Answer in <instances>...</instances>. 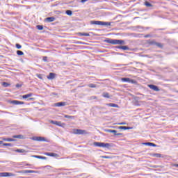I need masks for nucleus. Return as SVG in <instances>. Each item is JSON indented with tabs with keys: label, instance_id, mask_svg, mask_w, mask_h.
Returning <instances> with one entry per match:
<instances>
[{
	"label": "nucleus",
	"instance_id": "393cba45",
	"mask_svg": "<svg viewBox=\"0 0 178 178\" xmlns=\"http://www.w3.org/2000/svg\"><path fill=\"white\" fill-rule=\"evenodd\" d=\"M22 173H35V171L30 170H25L22 171Z\"/></svg>",
	"mask_w": 178,
	"mask_h": 178
},
{
	"label": "nucleus",
	"instance_id": "f03ea898",
	"mask_svg": "<svg viewBox=\"0 0 178 178\" xmlns=\"http://www.w3.org/2000/svg\"><path fill=\"white\" fill-rule=\"evenodd\" d=\"M49 122L51 124H56V126H59V127H65V124L62 123L60 121L50 120Z\"/></svg>",
	"mask_w": 178,
	"mask_h": 178
},
{
	"label": "nucleus",
	"instance_id": "4468645a",
	"mask_svg": "<svg viewBox=\"0 0 178 178\" xmlns=\"http://www.w3.org/2000/svg\"><path fill=\"white\" fill-rule=\"evenodd\" d=\"M90 24H96L97 26H102V21H90Z\"/></svg>",
	"mask_w": 178,
	"mask_h": 178
},
{
	"label": "nucleus",
	"instance_id": "1a4fd4ad",
	"mask_svg": "<svg viewBox=\"0 0 178 178\" xmlns=\"http://www.w3.org/2000/svg\"><path fill=\"white\" fill-rule=\"evenodd\" d=\"M56 18L54 17H49L44 19V22H47V23H52V22H55Z\"/></svg>",
	"mask_w": 178,
	"mask_h": 178
},
{
	"label": "nucleus",
	"instance_id": "aec40b11",
	"mask_svg": "<svg viewBox=\"0 0 178 178\" xmlns=\"http://www.w3.org/2000/svg\"><path fill=\"white\" fill-rule=\"evenodd\" d=\"M30 97H33V93H29L27 95H22V98L24 99H27V98H30Z\"/></svg>",
	"mask_w": 178,
	"mask_h": 178
},
{
	"label": "nucleus",
	"instance_id": "6ab92c4d",
	"mask_svg": "<svg viewBox=\"0 0 178 178\" xmlns=\"http://www.w3.org/2000/svg\"><path fill=\"white\" fill-rule=\"evenodd\" d=\"M78 35H80L81 37H90V33H79Z\"/></svg>",
	"mask_w": 178,
	"mask_h": 178
},
{
	"label": "nucleus",
	"instance_id": "cd10ccee",
	"mask_svg": "<svg viewBox=\"0 0 178 178\" xmlns=\"http://www.w3.org/2000/svg\"><path fill=\"white\" fill-rule=\"evenodd\" d=\"M148 44H149V45H156V42L155 40H149Z\"/></svg>",
	"mask_w": 178,
	"mask_h": 178
},
{
	"label": "nucleus",
	"instance_id": "4d7b16f0",
	"mask_svg": "<svg viewBox=\"0 0 178 178\" xmlns=\"http://www.w3.org/2000/svg\"><path fill=\"white\" fill-rule=\"evenodd\" d=\"M92 99H97V97L92 96Z\"/></svg>",
	"mask_w": 178,
	"mask_h": 178
},
{
	"label": "nucleus",
	"instance_id": "dca6fc26",
	"mask_svg": "<svg viewBox=\"0 0 178 178\" xmlns=\"http://www.w3.org/2000/svg\"><path fill=\"white\" fill-rule=\"evenodd\" d=\"M12 176H15V175L11 172H3V177H10Z\"/></svg>",
	"mask_w": 178,
	"mask_h": 178
},
{
	"label": "nucleus",
	"instance_id": "c9c22d12",
	"mask_svg": "<svg viewBox=\"0 0 178 178\" xmlns=\"http://www.w3.org/2000/svg\"><path fill=\"white\" fill-rule=\"evenodd\" d=\"M2 86L3 87H9L10 84L8 82H3Z\"/></svg>",
	"mask_w": 178,
	"mask_h": 178
},
{
	"label": "nucleus",
	"instance_id": "7ed1b4c3",
	"mask_svg": "<svg viewBox=\"0 0 178 178\" xmlns=\"http://www.w3.org/2000/svg\"><path fill=\"white\" fill-rule=\"evenodd\" d=\"M126 45V42L123 40L114 39V45Z\"/></svg>",
	"mask_w": 178,
	"mask_h": 178
},
{
	"label": "nucleus",
	"instance_id": "f704fd0d",
	"mask_svg": "<svg viewBox=\"0 0 178 178\" xmlns=\"http://www.w3.org/2000/svg\"><path fill=\"white\" fill-rule=\"evenodd\" d=\"M3 145L5 147H13V145L12 143H3Z\"/></svg>",
	"mask_w": 178,
	"mask_h": 178
},
{
	"label": "nucleus",
	"instance_id": "9b49d317",
	"mask_svg": "<svg viewBox=\"0 0 178 178\" xmlns=\"http://www.w3.org/2000/svg\"><path fill=\"white\" fill-rule=\"evenodd\" d=\"M44 155H47V156H53L54 158L59 156L58 154L52 153V152H45Z\"/></svg>",
	"mask_w": 178,
	"mask_h": 178
},
{
	"label": "nucleus",
	"instance_id": "de8ad7c7",
	"mask_svg": "<svg viewBox=\"0 0 178 178\" xmlns=\"http://www.w3.org/2000/svg\"><path fill=\"white\" fill-rule=\"evenodd\" d=\"M118 124H120V125H124V124H126V122H120V123H118Z\"/></svg>",
	"mask_w": 178,
	"mask_h": 178
},
{
	"label": "nucleus",
	"instance_id": "49530a36",
	"mask_svg": "<svg viewBox=\"0 0 178 178\" xmlns=\"http://www.w3.org/2000/svg\"><path fill=\"white\" fill-rule=\"evenodd\" d=\"M148 37H151V35L147 34V35H145V38H148Z\"/></svg>",
	"mask_w": 178,
	"mask_h": 178
},
{
	"label": "nucleus",
	"instance_id": "ea45409f",
	"mask_svg": "<svg viewBox=\"0 0 178 178\" xmlns=\"http://www.w3.org/2000/svg\"><path fill=\"white\" fill-rule=\"evenodd\" d=\"M36 76H38V79H40V80H42V75L41 74H36Z\"/></svg>",
	"mask_w": 178,
	"mask_h": 178
},
{
	"label": "nucleus",
	"instance_id": "c756f323",
	"mask_svg": "<svg viewBox=\"0 0 178 178\" xmlns=\"http://www.w3.org/2000/svg\"><path fill=\"white\" fill-rule=\"evenodd\" d=\"M88 87H90V88H96L97 85H95L94 83H90V84L88 85Z\"/></svg>",
	"mask_w": 178,
	"mask_h": 178
},
{
	"label": "nucleus",
	"instance_id": "7c9ffc66",
	"mask_svg": "<svg viewBox=\"0 0 178 178\" xmlns=\"http://www.w3.org/2000/svg\"><path fill=\"white\" fill-rule=\"evenodd\" d=\"M17 55H18L19 56H22V55H24V53L20 50H17Z\"/></svg>",
	"mask_w": 178,
	"mask_h": 178
},
{
	"label": "nucleus",
	"instance_id": "2eb2a0df",
	"mask_svg": "<svg viewBox=\"0 0 178 178\" xmlns=\"http://www.w3.org/2000/svg\"><path fill=\"white\" fill-rule=\"evenodd\" d=\"M104 42H107V44H113V45H114L115 39L107 38L104 40Z\"/></svg>",
	"mask_w": 178,
	"mask_h": 178
},
{
	"label": "nucleus",
	"instance_id": "bf43d9fd",
	"mask_svg": "<svg viewBox=\"0 0 178 178\" xmlns=\"http://www.w3.org/2000/svg\"><path fill=\"white\" fill-rule=\"evenodd\" d=\"M3 141L0 140V144H3Z\"/></svg>",
	"mask_w": 178,
	"mask_h": 178
},
{
	"label": "nucleus",
	"instance_id": "c85d7f7f",
	"mask_svg": "<svg viewBox=\"0 0 178 178\" xmlns=\"http://www.w3.org/2000/svg\"><path fill=\"white\" fill-rule=\"evenodd\" d=\"M102 26H111V22H102Z\"/></svg>",
	"mask_w": 178,
	"mask_h": 178
},
{
	"label": "nucleus",
	"instance_id": "5701e85b",
	"mask_svg": "<svg viewBox=\"0 0 178 178\" xmlns=\"http://www.w3.org/2000/svg\"><path fill=\"white\" fill-rule=\"evenodd\" d=\"M102 97H104V98H111L109 93L106 92H103Z\"/></svg>",
	"mask_w": 178,
	"mask_h": 178
},
{
	"label": "nucleus",
	"instance_id": "864d4df0",
	"mask_svg": "<svg viewBox=\"0 0 178 178\" xmlns=\"http://www.w3.org/2000/svg\"><path fill=\"white\" fill-rule=\"evenodd\" d=\"M44 62H47V57H43Z\"/></svg>",
	"mask_w": 178,
	"mask_h": 178
},
{
	"label": "nucleus",
	"instance_id": "412c9836",
	"mask_svg": "<svg viewBox=\"0 0 178 178\" xmlns=\"http://www.w3.org/2000/svg\"><path fill=\"white\" fill-rule=\"evenodd\" d=\"M106 133H113L114 136L115 134L118 133V131L113 129H105L104 130Z\"/></svg>",
	"mask_w": 178,
	"mask_h": 178
},
{
	"label": "nucleus",
	"instance_id": "423d86ee",
	"mask_svg": "<svg viewBox=\"0 0 178 178\" xmlns=\"http://www.w3.org/2000/svg\"><path fill=\"white\" fill-rule=\"evenodd\" d=\"M33 141H45V138L42 136H33L32 137Z\"/></svg>",
	"mask_w": 178,
	"mask_h": 178
},
{
	"label": "nucleus",
	"instance_id": "20e7f679",
	"mask_svg": "<svg viewBox=\"0 0 178 178\" xmlns=\"http://www.w3.org/2000/svg\"><path fill=\"white\" fill-rule=\"evenodd\" d=\"M121 80L124 83H131L132 84H134V79H131L130 78L124 77V78H122Z\"/></svg>",
	"mask_w": 178,
	"mask_h": 178
},
{
	"label": "nucleus",
	"instance_id": "0eeeda50",
	"mask_svg": "<svg viewBox=\"0 0 178 178\" xmlns=\"http://www.w3.org/2000/svg\"><path fill=\"white\" fill-rule=\"evenodd\" d=\"M86 130H83V129L74 130V134H86Z\"/></svg>",
	"mask_w": 178,
	"mask_h": 178
},
{
	"label": "nucleus",
	"instance_id": "ddd939ff",
	"mask_svg": "<svg viewBox=\"0 0 178 178\" xmlns=\"http://www.w3.org/2000/svg\"><path fill=\"white\" fill-rule=\"evenodd\" d=\"M115 48L123 49V51H129V49H130L127 46H116Z\"/></svg>",
	"mask_w": 178,
	"mask_h": 178
},
{
	"label": "nucleus",
	"instance_id": "e433bc0d",
	"mask_svg": "<svg viewBox=\"0 0 178 178\" xmlns=\"http://www.w3.org/2000/svg\"><path fill=\"white\" fill-rule=\"evenodd\" d=\"M156 47H158L159 48H162V47H163V45L159 42H156Z\"/></svg>",
	"mask_w": 178,
	"mask_h": 178
},
{
	"label": "nucleus",
	"instance_id": "f3484780",
	"mask_svg": "<svg viewBox=\"0 0 178 178\" xmlns=\"http://www.w3.org/2000/svg\"><path fill=\"white\" fill-rule=\"evenodd\" d=\"M47 79L49 80H54V79H55V73L54 72H50L49 74V76H47Z\"/></svg>",
	"mask_w": 178,
	"mask_h": 178
},
{
	"label": "nucleus",
	"instance_id": "4be33fe9",
	"mask_svg": "<svg viewBox=\"0 0 178 178\" xmlns=\"http://www.w3.org/2000/svg\"><path fill=\"white\" fill-rule=\"evenodd\" d=\"M33 158H37L38 159H47V157L38 155H33Z\"/></svg>",
	"mask_w": 178,
	"mask_h": 178
},
{
	"label": "nucleus",
	"instance_id": "72a5a7b5",
	"mask_svg": "<svg viewBox=\"0 0 178 178\" xmlns=\"http://www.w3.org/2000/svg\"><path fill=\"white\" fill-rule=\"evenodd\" d=\"M38 30H44V26L42 25H38L36 26Z\"/></svg>",
	"mask_w": 178,
	"mask_h": 178
},
{
	"label": "nucleus",
	"instance_id": "79ce46f5",
	"mask_svg": "<svg viewBox=\"0 0 178 178\" xmlns=\"http://www.w3.org/2000/svg\"><path fill=\"white\" fill-rule=\"evenodd\" d=\"M143 145H148L149 147H151V142L143 143Z\"/></svg>",
	"mask_w": 178,
	"mask_h": 178
},
{
	"label": "nucleus",
	"instance_id": "9d476101",
	"mask_svg": "<svg viewBox=\"0 0 178 178\" xmlns=\"http://www.w3.org/2000/svg\"><path fill=\"white\" fill-rule=\"evenodd\" d=\"M11 104H13V105H24V102H20L19 100H13L11 102Z\"/></svg>",
	"mask_w": 178,
	"mask_h": 178
},
{
	"label": "nucleus",
	"instance_id": "bb28decb",
	"mask_svg": "<svg viewBox=\"0 0 178 178\" xmlns=\"http://www.w3.org/2000/svg\"><path fill=\"white\" fill-rule=\"evenodd\" d=\"M13 138H19L20 140H22V138H23V135H14L13 136Z\"/></svg>",
	"mask_w": 178,
	"mask_h": 178
},
{
	"label": "nucleus",
	"instance_id": "473e14b6",
	"mask_svg": "<svg viewBox=\"0 0 178 178\" xmlns=\"http://www.w3.org/2000/svg\"><path fill=\"white\" fill-rule=\"evenodd\" d=\"M64 118H65L66 119H74V116L68 115H65Z\"/></svg>",
	"mask_w": 178,
	"mask_h": 178
},
{
	"label": "nucleus",
	"instance_id": "09e8293b",
	"mask_svg": "<svg viewBox=\"0 0 178 178\" xmlns=\"http://www.w3.org/2000/svg\"><path fill=\"white\" fill-rule=\"evenodd\" d=\"M87 1H88V0H81V2L82 3H84V2H87Z\"/></svg>",
	"mask_w": 178,
	"mask_h": 178
},
{
	"label": "nucleus",
	"instance_id": "b1692460",
	"mask_svg": "<svg viewBox=\"0 0 178 178\" xmlns=\"http://www.w3.org/2000/svg\"><path fill=\"white\" fill-rule=\"evenodd\" d=\"M15 152H19V154H23L24 152H27L26 150H24V149H17L15 150Z\"/></svg>",
	"mask_w": 178,
	"mask_h": 178
},
{
	"label": "nucleus",
	"instance_id": "58836bf2",
	"mask_svg": "<svg viewBox=\"0 0 178 178\" xmlns=\"http://www.w3.org/2000/svg\"><path fill=\"white\" fill-rule=\"evenodd\" d=\"M15 47L17 49H20L22 48V45H20V44L18 43L15 44Z\"/></svg>",
	"mask_w": 178,
	"mask_h": 178
},
{
	"label": "nucleus",
	"instance_id": "a18cd8bd",
	"mask_svg": "<svg viewBox=\"0 0 178 178\" xmlns=\"http://www.w3.org/2000/svg\"><path fill=\"white\" fill-rule=\"evenodd\" d=\"M150 147H156V145L155 143H151Z\"/></svg>",
	"mask_w": 178,
	"mask_h": 178
},
{
	"label": "nucleus",
	"instance_id": "4c0bfd02",
	"mask_svg": "<svg viewBox=\"0 0 178 178\" xmlns=\"http://www.w3.org/2000/svg\"><path fill=\"white\" fill-rule=\"evenodd\" d=\"M4 141L12 142V141H15V139L8 138L4 139Z\"/></svg>",
	"mask_w": 178,
	"mask_h": 178
},
{
	"label": "nucleus",
	"instance_id": "a19ab883",
	"mask_svg": "<svg viewBox=\"0 0 178 178\" xmlns=\"http://www.w3.org/2000/svg\"><path fill=\"white\" fill-rule=\"evenodd\" d=\"M154 156H156V158H161L162 156V154H154Z\"/></svg>",
	"mask_w": 178,
	"mask_h": 178
},
{
	"label": "nucleus",
	"instance_id": "a878e982",
	"mask_svg": "<svg viewBox=\"0 0 178 178\" xmlns=\"http://www.w3.org/2000/svg\"><path fill=\"white\" fill-rule=\"evenodd\" d=\"M66 15H67L68 16H72V15H73V11L70 10H67L65 11Z\"/></svg>",
	"mask_w": 178,
	"mask_h": 178
},
{
	"label": "nucleus",
	"instance_id": "6e6d98bb",
	"mask_svg": "<svg viewBox=\"0 0 178 178\" xmlns=\"http://www.w3.org/2000/svg\"><path fill=\"white\" fill-rule=\"evenodd\" d=\"M172 166H175V168H178V164H173Z\"/></svg>",
	"mask_w": 178,
	"mask_h": 178
},
{
	"label": "nucleus",
	"instance_id": "3c124183",
	"mask_svg": "<svg viewBox=\"0 0 178 178\" xmlns=\"http://www.w3.org/2000/svg\"><path fill=\"white\" fill-rule=\"evenodd\" d=\"M103 158H104L105 159H109V156H104Z\"/></svg>",
	"mask_w": 178,
	"mask_h": 178
},
{
	"label": "nucleus",
	"instance_id": "39448f33",
	"mask_svg": "<svg viewBox=\"0 0 178 178\" xmlns=\"http://www.w3.org/2000/svg\"><path fill=\"white\" fill-rule=\"evenodd\" d=\"M149 88H150L151 90H153V91H161V90L159 89V88L154 84H149L148 85Z\"/></svg>",
	"mask_w": 178,
	"mask_h": 178
},
{
	"label": "nucleus",
	"instance_id": "f257e3e1",
	"mask_svg": "<svg viewBox=\"0 0 178 178\" xmlns=\"http://www.w3.org/2000/svg\"><path fill=\"white\" fill-rule=\"evenodd\" d=\"M95 147H102L103 148H111V145L109 143H101V142H95L93 143Z\"/></svg>",
	"mask_w": 178,
	"mask_h": 178
},
{
	"label": "nucleus",
	"instance_id": "2f4dec72",
	"mask_svg": "<svg viewBox=\"0 0 178 178\" xmlns=\"http://www.w3.org/2000/svg\"><path fill=\"white\" fill-rule=\"evenodd\" d=\"M145 6H147V8H151V6H152V4H151V3L148 2V1H145Z\"/></svg>",
	"mask_w": 178,
	"mask_h": 178
},
{
	"label": "nucleus",
	"instance_id": "5fc2aeb1",
	"mask_svg": "<svg viewBox=\"0 0 178 178\" xmlns=\"http://www.w3.org/2000/svg\"><path fill=\"white\" fill-rule=\"evenodd\" d=\"M51 95H58V93L52 92V93H51Z\"/></svg>",
	"mask_w": 178,
	"mask_h": 178
},
{
	"label": "nucleus",
	"instance_id": "c03bdc74",
	"mask_svg": "<svg viewBox=\"0 0 178 178\" xmlns=\"http://www.w3.org/2000/svg\"><path fill=\"white\" fill-rule=\"evenodd\" d=\"M15 87H16L17 88H20V87H22V85L17 83V84L15 85Z\"/></svg>",
	"mask_w": 178,
	"mask_h": 178
},
{
	"label": "nucleus",
	"instance_id": "a211bd4d",
	"mask_svg": "<svg viewBox=\"0 0 178 178\" xmlns=\"http://www.w3.org/2000/svg\"><path fill=\"white\" fill-rule=\"evenodd\" d=\"M107 106H110L111 108H119V105L113 103L106 104Z\"/></svg>",
	"mask_w": 178,
	"mask_h": 178
},
{
	"label": "nucleus",
	"instance_id": "37998d69",
	"mask_svg": "<svg viewBox=\"0 0 178 178\" xmlns=\"http://www.w3.org/2000/svg\"><path fill=\"white\" fill-rule=\"evenodd\" d=\"M115 136H123V134L116 132V133L115 134Z\"/></svg>",
	"mask_w": 178,
	"mask_h": 178
},
{
	"label": "nucleus",
	"instance_id": "052dcab7",
	"mask_svg": "<svg viewBox=\"0 0 178 178\" xmlns=\"http://www.w3.org/2000/svg\"><path fill=\"white\" fill-rule=\"evenodd\" d=\"M154 168H158V166H156V165H154Z\"/></svg>",
	"mask_w": 178,
	"mask_h": 178
},
{
	"label": "nucleus",
	"instance_id": "f8f14e48",
	"mask_svg": "<svg viewBox=\"0 0 178 178\" xmlns=\"http://www.w3.org/2000/svg\"><path fill=\"white\" fill-rule=\"evenodd\" d=\"M118 129H119L120 130H131V129H133V127H126V126H120V127H118Z\"/></svg>",
	"mask_w": 178,
	"mask_h": 178
},
{
	"label": "nucleus",
	"instance_id": "13d9d810",
	"mask_svg": "<svg viewBox=\"0 0 178 178\" xmlns=\"http://www.w3.org/2000/svg\"><path fill=\"white\" fill-rule=\"evenodd\" d=\"M33 99H34V98H29L28 99V101H33Z\"/></svg>",
	"mask_w": 178,
	"mask_h": 178
},
{
	"label": "nucleus",
	"instance_id": "603ef678",
	"mask_svg": "<svg viewBox=\"0 0 178 178\" xmlns=\"http://www.w3.org/2000/svg\"><path fill=\"white\" fill-rule=\"evenodd\" d=\"M0 177H3V172H0Z\"/></svg>",
	"mask_w": 178,
	"mask_h": 178
},
{
	"label": "nucleus",
	"instance_id": "8fccbe9b",
	"mask_svg": "<svg viewBox=\"0 0 178 178\" xmlns=\"http://www.w3.org/2000/svg\"><path fill=\"white\" fill-rule=\"evenodd\" d=\"M0 112H1V113H9L7 112V111H1V110H0Z\"/></svg>",
	"mask_w": 178,
	"mask_h": 178
},
{
	"label": "nucleus",
	"instance_id": "6e6552de",
	"mask_svg": "<svg viewBox=\"0 0 178 178\" xmlns=\"http://www.w3.org/2000/svg\"><path fill=\"white\" fill-rule=\"evenodd\" d=\"M66 105H67L66 102H57L54 104V106H58V107L66 106Z\"/></svg>",
	"mask_w": 178,
	"mask_h": 178
}]
</instances>
